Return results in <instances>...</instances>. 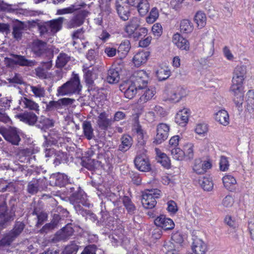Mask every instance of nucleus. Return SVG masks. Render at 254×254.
Here are the masks:
<instances>
[{
	"label": "nucleus",
	"mask_w": 254,
	"mask_h": 254,
	"mask_svg": "<svg viewBox=\"0 0 254 254\" xmlns=\"http://www.w3.org/2000/svg\"><path fill=\"white\" fill-rule=\"evenodd\" d=\"M167 209L168 211L172 214H175L178 209L176 203L173 200L168 201Z\"/></svg>",
	"instance_id": "62"
},
{
	"label": "nucleus",
	"mask_w": 254,
	"mask_h": 254,
	"mask_svg": "<svg viewBox=\"0 0 254 254\" xmlns=\"http://www.w3.org/2000/svg\"><path fill=\"white\" fill-rule=\"evenodd\" d=\"M194 130L197 134L204 136L208 131V127L205 124H198L196 125Z\"/></svg>",
	"instance_id": "58"
},
{
	"label": "nucleus",
	"mask_w": 254,
	"mask_h": 254,
	"mask_svg": "<svg viewBox=\"0 0 254 254\" xmlns=\"http://www.w3.org/2000/svg\"><path fill=\"white\" fill-rule=\"evenodd\" d=\"M84 31L83 30V28L79 29L76 31H75L72 35V37L73 40H74L73 45H74L75 44V40L80 39H84Z\"/></svg>",
	"instance_id": "63"
},
{
	"label": "nucleus",
	"mask_w": 254,
	"mask_h": 254,
	"mask_svg": "<svg viewBox=\"0 0 254 254\" xmlns=\"http://www.w3.org/2000/svg\"><path fill=\"white\" fill-rule=\"evenodd\" d=\"M170 126L166 124L160 123L156 127V134L154 137L153 143L160 144L164 141L168 137Z\"/></svg>",
	"instance_id": "11"
},
{
	"label": "nucleus",
	"mask_w": 254,
	"mask_h": 254,
	"mask_svg": "<svg viewBox=\"0 0 254 254\" xmlns=\"http://www.w3.org/2000/svg\"><path fill=\"white\" fill-rule=\"evenodd\" d=\"M154 224L157 227L166 231L172 230L175 227V223L172 219L163 214L160 215L154 219Z\"/></svg>",
	"instance_id": "13"
},
{
	"label": "nucleus",
	"mask_w": 254,
	"mask_h": 254,
	"mask_svg": "<svg viewBox=\"0 0 254 254\" xmlns=\"http://www.w3.org/2000/svg\"><path fill=\"white\" fill-rule=\"evenodd\" d=\"M132 144V139L128 135H124L121 138V144L119 145V149L122 152L128 150Z\"/></svg>",
	"instance_id": "39"
},
{
	"label": "nucleus",
	"mask_w": 254,
	"mask_h": 254,
	"mask_svg": "<svg viewBox=\"0 0 254 254\" xmlns=\"http://www.w3.org/2000/svg\"><path fill=\"white\" fill-rule=\"evenodd\" d=\"M12 11L16 14L24 16H36L41 13L40 11L34 10L29 8H17L13 9Z\"/></svg>",
	"instance_id": "38"
},
{
	"label": "nucleus",
	"mask_w": 254,
	"mask_h": 254,
	"mask_svg": "<svg viewBox=\"0 0 254 254\" xmlns=\"http://www.w3.org/2000/svg\"><path fill=\"white\" fill-rule=\"evenodd\" d=\"M152 31L155 36H161L163 32V28L161 24L159 23L154 24L152 27Z\"/></svg>",
	"instance_id": "64"
},
{
	"label": "nucleus",
	"mask_w": 254,
	"mask_h": 254,
	"mask_svg": "<svg viewBox=\"0 0 254 254\" xmlns=\"http://www.w3.org/2000/svg\"><path fill=\"white\" fill-rule=\"evenodd\" d=\"M20 104L24 108L33 110L36 113L39 114L40 109L38 104L34 101L27 98H23L20 101Z\"/></svg>",
	"instance_id": "32"
},
{
	"label": "nucleus",
	"mask_w": 254,
	"mask_h": 254,
	"mask_svg": "<svg viewBox=\"0 0 254 254\" xmlns=\"http://www.w3.org/2000/svg\"><path fill=\"white\" fill-rule=\"evenodd\" d=\"M202 162L200 160L195 161L194 165L193 168V171L198 174H202L204 173V170L203 168Z\"/></svg>",
	"instance_id": "61"
},
{
	"label": "nucleus",
	"mask_w": 254,
	"mask_h": 254,
	"mask_svg": "<svg viewBox=\"0 0 254 254\" xmlns=\"http://www.w3.org/2000/svg\"><path fill=\"white\" fill-rule=\"evenodd\" d=\"M50 183L52 185L64 186L69 183L67 176L64 174L57 173L53 174L50 177Z\"/></svg>",
	"instance_id": "24"
},
{
	"label": "nucleus",
	"mask_w": 254,
	"mask_h": 254,
	"mask_svg": "<svg viewBox=\"0 0 254 254\" xmlns=\"http://www.w3.org/2000/svg\"><path fill=\"white\" fill-rule=\"evenodd\" d=\"M247 67L244 65H237L233 71L232 81L244 82L246 77Z\"/></svg>",
	"instance_id": "21"
},
{
	"label": "nucleus",
	"mask_w": 254,
	"mask_h": 254,
	"mask_svg": "<svg viewBox=\"0 0 254 254\" xmlns=\"http://www.w3.org/2000/svg\"><path fill=\"white\" fill-rule=\"evenodd\" d=\"M120 80L119 72L114 68L108 70L107 80L109 83L114 84L118 82Z\"/></svg>",
	"instance_id": "45"
},
{
	"label": "nucleus",
	"mask_w": 254,
	"mask_h": 254,
	"mask_svg": "<svg viewBox=\"0 0 254 254\" xmlns=\"http://www.w3.org/2000/svg\"><path fill=\"white\" fill-rule=\"evenodd\" d=\"M194 21L199 28L204 27L206 23V16L205 14L201 11H197L194 15Z\"/></svg>",
	"instance_id": "41"
},
{
	"label": "nucleus",
	"mask_w": 254,
	"mask_h": 254,
	"mask_svg": "<svg viewBox=\"0 0 254 254\" xmlns=\"http://www.w3.org/2000/svg\"><path fill=\"white\" fill-rule=\"evenodd\" d=\"M73 233V230L71 226L67 224L56 233L55 239L57 241L64 240L71 236Z\"/></svg>",
	"instance_id": "27"
},
{
	"label": "nucleus",
	"mask_w": 254,
	"mask_h": 254,
	"mask_svg": "<svg viewBox=\"0 0 254 254\" xmlns=\"http://www.w3.org/2000/svg\"><path fill=\"white\" fill-rule=\"evenodd\" d=\"M30 89L35 97L37 98L44 97L45 95V90L40 85L36 86L30 85Z\"/></svg>",
	"instance_id": "47"
},
{
	"label": "nucleus",
	"mask_w": 254,
	"mask_h": 254,
	"mask_svg": "<svg viewBox=\"0 0 254 254\" xmlns=\"http://www.w3.org/2000/svg\"><path fill=\"white\" fill-rule=\"evenodd\" d=\"M148 79V73L145 70H138L133 73L131 80L141 90L147 85Z\"/></svg>",
	"instance_id": "8"
},
{
	"label": "nucleus",
	"mask_w": 254,
	"mask_h": 254,
	"mask_svg": "<svg viewBox=\"0 0 254 254\" xmlns=\"http://www.w3.org/2000/svg\"><path fill=\"white\" fill-rule=\"evenodd\" d=\"M6 205L3 202L0 205V227H2L6 222L11 219V217L6 213Z\"/></svg>",
	"instance_id": "44"
},
{
	"label": "nucleus",
	"mask_w": 254,
	"mask_h": 254,
	"mask_svg": "<svg viewBox=\"0 0 254 254\" xmlns=\"http://www.w3.org/2000/svg\"><path fill=\"white\" fill-rule=\"evenodd\" d=\"M86 6V4L83 2H76L70 6L62 9H58L57 14L59 15L71 13L75 11L80 10L82 7Z\"/></svg>",
	"instance_id": "30"
},
{
	"label": "nucleus",
	"mask_w": 254,
	"mask_h": 254,
	"mask_svg": "<svg viewBox=\"0 0 254 254\" xmlns=\"http://www.w3.org/2000/svg\"><path fill=\"white\" fill-rule=\"evenodd\" d=\"M173 158L176 160H182L185 158V154L183 150L179 147L172 148L169 149Z\"/></svg>",
	"instance_id": "51"
},
{
	"label": "nucleus",
	"mask_w": 254,
	"mask_h": 254,
	"mask_svg": "<svg viewBox=\"0 0 254 254\" xmlns=\"http://www.w3.org/2000/svg\"><path fill=\"white\" fill-rule=\"evenodd\" d=\"M161 191L158 189L146 190L142 193L141 203L146 209H152L156 204V199L160 197Z\"/></svg>",
	"instance_id": "5"
},
{
	"label": "nucleus",
	"mask_w": 254,
	"mask_h": 254,
	"mask_svg": "<svg viewBox=\"0 0 254 254\" xmlns=\"http://www.w3.org/2000/svg\"><path fill=\"white\" fill-rule=\"evenodd\" d=\"M193 27L192 23L189 19H184L180 21V31L183 33H190L192 32Z\"/></svg>",
	"instance_id": "40"
},
{
	"label": "nucleus",
	"mask_w": 254,
	"mask_h": 254,
	"mask_svg": "<svg viewBox=\"0 0 254 254\" xmlns=\"http://www.w3.org/2000/svg\"><path fill=\"white\" fill-rule=\"evenodd\" d=\"M113 121L111 119L108 118V116L105 112H102L99 114L96 119L97 126L102 130H106L112 125Z\"/></svg>",
	"instance_id": "22"
},
{
	"label": "nucleus",
	"mask_w": 254,
	"mask_h": 254,
	"mask_svg": "<svg viewBox=\"0 0 254 254\" xmlns=\"http://www.w3.org/2000/svg\"><path fill=\"white\" fill-rule=\"evenodd\" d=\"M24 224L21 222H17L13 229L6 234L1 240L0 244L3 245H9L14 239L21 234L24 228Z\"/></svg>",
	"instance_id": "6"
},
{
	"label": "nucleus",
	"mask_w": 254,
	"mask_h": 254,
	"mask_svg": "<svg viewBox=\"0 0 254 254\" xmlns=\"http://www.w3.org/2000/svg\"><path fill=\"white\" fill-rule=\"evenodd\" d=\"M46 49V43L40 40L33 42L32 47V52L36 56H40L44 53Z\"/></svg>",
	"instance_id": "37"
},
{
	"label": "nucleus",
	"mask_w": 254,
	"mask_h": 254,
	"mask_svg": "<svg viewBox=\"0 0 254 254\" xmlns=\"http://www.w3.org/2000/svg\"><path fill=\"white\" fill-rule=\"evenodd\" d=\"M148 115L152 117V119L154 120L157 116L160 117H165L166 115V112L161 107L159 106H156L153 109V111H150L148 113Z\"/></svg>",
	"instance_id": "48"
},
{
	"label": "nucleus",
	"mask_w": 254,
	"mask_h": 254,
	"mask_svg": "<svg viewBox=\"0 0 254 254\" xmlns=\"http://www.w3.org/2000/svg\"><path fill=\"white\" fill-rule=\"evenodd\" d=\"M82 86L78 74H75L70 79L59 87L58 89V95H70L75 93H79Z\"/></svg>",
	"instance_id": "1"
},
{
	"label": "nucleus",
	"mask_w": 254,
	"mask_h": 254,
	"mask_svg": "<svg viewBox=\"0 0 254 254\" xmlns=\"http://www.w3.org/2000/svg\"><path fill=\"white\" fill-rule=\"evenodd\" d=\"M88 11L86 10H81L79 12L73 16L68 21L67 27L68 28H73L81 25L83 22L84 18L87 15Z\"/></svg>",
	"instance_id": "15"
},
{
	"label": "nucleus",
	"mask_w": 254,
	"mask_h": 254,
	"mask_svg": "<svg viewBox=\"0 0 254 254\" xmlns=\"http://www.w3.org/2000/svg\"><path fill=\"white\" fill-rule=\"evenodd\" d=\"M173 43L181 50L189 51L190 49L189 41L180 34L177 33L174 34L172 38Z\"/></svg>",
	"instance_id": "17"
},
{
	"label": "nucleus",
	"mask_w": 254,
	"mask_h": 254,
	"mask_svg": "<svg viewBox=\"0 0 254 254\" xmlns=\"http://www.w3.org/2000/svg\"><path fill=\"white\" fill-rule=\"evenodd\" d=\"M51 61L43 62L40 66L35 69L36 76L41 79H47L51 77V73L48 71L52 67Z\"/></svg>",
	"instance_id": "14"
},
{
	"label": "nucleus",
	"mask_w": 254,
	"mask_h": 254,
	"mask_svg": "<svg viewBox=\"0 0 254 254\" xmlns=\"http://www.w3.org/2000/svg\"><path fill=\"white\" fill-rule=\"evenodd\" d=\"M38 123V127L45 129L54 127L55 121L49 118L42 116L40 118Z\"/></svg>",
	"instance_id": "43"
},
{
	"label": "nucleus",
	"mask_w": 254,
	"mask_h": 254,
	"mask_svg": "<svg viewBox=\"0 0 254 254\" xmlns=\"http://www.w3.org/2000/svg\"><path fill=\"white\" fill-rule=\"evenodd\" d=\"M199 183L204 190L210 191L213 189V182L207 178H203L202 180L199 181Z\"/></svg>",
	"instance_id": "55"
},
{
	"label": "nucleus",
	"mask_w": 254,
	"mask_h": 254,
	"mask_svg": "<svg viewBox=\"0 0 254 254\" xmlns=\"http://www.w3.org/2000/svg\"><path fill=\"white\" fill-rule=\"evenodd\" d=\"M188 94V91L187 89L181 86H168L164 91V95L166 100L173 103L179 102Z\"/></svg>",
	"instance_id": "2"
},
{
	"label": "nucleus",
	"mask_w": 254,
	"mask_h": 254,
	"mask_svg": "<svg viewBox=\"0 0 254 254\" xmlns=\"http://www.w3.org/2000/svg\"><path fill=\"white\" fill-rule=\"evenodd\" d=\"M78 249V245L74 242H72L65 247L63 254H76Z\"/></svg>",
	"instance_id": "54"
},
{
	"label": "nucleus",
	"mask_w": 254,
	"mask_h": 254,
	"mask_svg": "<svg viewBox=\"0 0 254 254\" xmlns=\"http://www.w3.org/2000/svg\"><path fill=\"white\" fill-rule=\"evenodd\" d=\"M123 203L128 212L130 214H133L135 210V207L132 203L129 198L127 196H125L123 198Z\"/></svg>",
	"instance_id": "57"
},
{
	"label": "nucleus",
	"mask_w": 254,
	"mask_h": 254,
	"mask_svg": "<svg viewBox=\"0 0 254 254\" xmlns=\"http://www.w3.org/2000/svg\"><path fill=\"white\" fill-rule=\"evenodd\" d=\"M123 1L124 0H116V7L120 17L123 20L126 21L128 19L130 12L129 7Z\"/></svg>",
	"instance_id": "16"
},
{
	"label": "nucleus",
	"mask_w": 254,
	"mask_h": 254,
	"mask_svg": "<svg viewBox=\"0 0 254 254\" xmlns=\"http://www.w3.org/2000/svg\"><path fill=\"white\" fill-rule=\"evenodd\" d=\"M82 128L84 136L88 140L94 137V129L89 121H84L82 124Z\"/></svg>",
	"instance_id": "35"
},
{
	"label": "nucleus",
	"mask_w": 254,
	"mask_h": 254,
	"mask_svg": "<svg viewBox=\"0 0 254 254\" xmlns=\"http://www.w3.org/2000/svg\"><path fill=\"white\" fill-rule=\"evenodd\" d=\"M215 121L220 124L226 126L230 122L228 112L224 109H221L214 114Z\"/></svg>",
	"instance_id": "29"
},
{
	"label": "nucleus",
	"mask_w": 254,
	"mask_h": 254,
	"mask_svg": "<svg viewBox=\"0 0 254 254\" xmlns=\"http://www.w3.org/2000/svg\"><path fill=\"white\" fill-rule=\"evenodd\" d=\"M82 166L89 170L97 169L101 166V162L91 158H86L82 161Z\"/></svg>",
	"instance_id": "36"
},
{
	"label": "nucleus",
	"mask_w": 254,
	"mask_h": 254,
	"mask_svg": "<svg viewBox=\"0 0 254 254\" xmlns=\"http://www.w3.org/2000/svg\"><path fill=\"white\" fill-rule=\"evenodd\" d=\"M150 53L148 51H140L134 56L132 61L135 66H139L145 64L149 59Z\"/></svg>",
	"instance_id": "23"
},
{
	"label": "nucleus",
	"mask_w": 254,
	"mask_h": 254,
	"mask_svg": "<svg viewBox=\"0 0 254 254\" xmlns=\"http://www.w3.org/2000/svg\"><path fill=\"white\" fill-rule=\"evenodd\" d=\"M156 93V90L154 87H148L147 85L142 88L138 92L140 95L138 100V104H143L151 100Z\"/></svg>",
	"instance_id": "19"
},
{
	"label": "nucleus",
	"mask_w": 254,
	"mask_h": 254,
	"mask_svg": "<svg viewBox=\"0 0 254 254\" xmlns=\"http://www.w3.org/2000/svg\"><path fill=\"white\" fill-rule=\"evenodd\" d=\"M130 49V44L128 40H125L122 42L118 48V51L121 53L123 57H125Z\"/></svg>",
	"instance_id": "53"
},
{
	"label": "nucleus",
	"mask_w": 254,
	"mask_h": 254,
	"mask_svg": "<svg viewBox=\"0 0 254 254\" xmlns=\"http://www.w3.org/2000/svg\"><path fill=\"white\" fill-rule=\"evenodd\" d=\"M0 133L4 139L13 145H18L20 140L18 129L10 127L7 129L0 127Z\"/></svg>",
	"instance_id": "7"
},
{
	"label": "nucleus",
	"mask_w": 254,
	"mask_h": 254,
	"mask_svg": "<svg viewBox=\"0 0 254 254\" xmlns=\"http://www.w3.org/2000/svg\"><path fill=\"white\" fill-rule=\"evenodd\" d=\"M134 7H136L139 15L141 16L145 15L149 11L150 4L148 1L145 0H141L139 3L137 4Z\"/></svg>",
	"instance_id": "42"
},
{
	"label": "nucleus",
	"mask_w": 254,
	"mask_h": 254,
	"mask_svg": "<svg viewBox=\"0 0 254 254\" xmlns=\"http://www.w3.org/2000/svg\"><path fill=\"white\" fill-rule=\"evenodd\" d=\"M157 157V161L160 163L164 167L169 168L171 163L170 160L167 155L162 153L158 148L155 149Z\"/></svg>",
	"instance_id": "34"
},
{
	"label": "nucleus",
	"mask_w": 254,
	"mask_h": 254,
	"mask_svg": "<svg viewBox=\"0 0 254 254\" xmlns=\"http://www.w3.org/2000/svg\"><path fill=\"white\" fill-rule=\"evenodd\" d=\"M171 75V71L168 68H161L156 71V75L159 80L167 79Z\"/></svg>",
	"instance_id": "52"
},
{
	"label": "nucleus",
	"mask_w": 254,
	"mask_h": 254,
	"mask_svg": "<svg viewBox=\"0 0 254 254\" xmlns=\"http://www.w3.org/2000/svg\"><path fill=\"white\" fill-rule=\"evenodd\" d=\"M191 249L195 254H205L207 251V246L202 239L196 237L193 239Z\"/></svg>",
	"instance_id": "20"
},
{
	"label": "nucleus",
	"mask_w": 254,
	"mask_h": 254,
	"mask_svg": "<svg viewBox=\"0 0 254 254\" xmlns=\"http://www.w3.org/2000/svg\"><path fill=\"white\" fill-rule=\"evenodd\" d=\"M223 184L224 187L230 191L235 189L237 184L236 178L230 174L225 175L222 178Z\"/></svg>",
	"instance_id": "31"
},
{
	"label": "nucleus",
	"mask_w": 254,
	"mask_h": 254,
	"mask_svg": "<svg viewBox=\"0 0 254 254\" xmlns=\"http://www.w3.org/2000/svg\"><path fill=\"white\" fill-rule=\"evenodd\" d=\"M44 184V179H33L28 184L27 188L28 191L30 193L35 194L37 193L38 190L44 189V186H43Z\"/></svg>",
	"instance_id": "28"
},
{
	"label": "nucleus",
	"mask_w": 254,
	"mask_h": 254,
	"mask_svg": "<svg viewBox=\"0 0 254 254\" xmlns=\"http://www.w3.org/2000/svg\"><path fill=\"white\" fill-rule=\"evenodd\" d=\"M70 59V57L67 54L64 53H60L57 57L56 66L58 68L63 67L69 62Z\"/></svg>",
	"instance_id": "46"
},
{
	"label": "nucleus",
	"mask_w": 254,
	"mask_h": 254,
	"mask_svg": "<svg viewBox=\"0 0 254 254\" xmlns=\"http://www.w3.org/2000/svg\"><path fill=\"white\" fill-rule=\"evenodd\" d=\"M15 117L25 124L34 125L37 121V116L35 114L30 112H25L22 114L15 115Z\"/></svg>",
	"instance_id": "25"
},
{
	"label": "nucleus",
	"mask_w": 254,
	"mask_h": 254,
	"mask_svg": "<svg viewBox=\"0 0 254 254\" xmlns=\"http://www.w3.org/2000/svg\"><path fill=\"white\" fill-rule=\"evenodd\" d=\"M98 68L96 66H91L86 63L82 66L83 77L86 83L88 85H92L95 79L97 78Z\"/></svg>",
	"instance_id": "9"
},
{
	"label": "nucleus",
	"mask_w": 254,
	"mask_h": 254,
	"mask_svg": "<svg viewBox=\"0 0 254 254\" xmlns=\"http://www.w3.org/2000/svg\"><path fill=\"white\" fill-rule=\"evenodd\" d=\"M23 27L21 24L15 25L13 28L12 34L14 38L17 40L21 39Z\"/></svg>",
	"instance_id": "60"
},
{
	"label": "nucleus",
	"mask_w": 254,
	"mask_h": 254,
	"mask_svg": "<svg viewBox=\"0 0 254 254\" xmlns=\"http://www.w3.org/2000/svg\"><path fill=\"white\" fill-rule=\"evenodd\" d=\"M193 147L194 145L192 143H186L183 146V152L185 154V157L188 159H192L193 157Z\"/></svg>",
	"instance_id": "49"
},
{
	"label": "nucleus",
	"mask_w": 254,
	"mask_h": 254,
	"mask_svg": "<svg viewBox=\"0 0 254 254\" xmlns=\"http://www.w3.org/2000/svg\"><path fill=\"white\" fill-rule=\"evenodd\" d=\"M64 18L60 17L46 22L39 26V30L41 35L48 34L53 35L61 30Z\"/></svg>",
	"instance_id": "3"
},
{
	"label": "nucleus",
	"mask_w": 254,
	"mask_h": 254,
	"mask_svg": "<svg viewBox=\"0 0 254 254\" xmlns=\"http://www.w3.org/2000/svg\"><path fill=\"white\" fill-rule=\"evenodd\" d=\"M134 162L136 168L140 171L147 172L150 169L148 159L144 154L137 155Z\"/></svg>",
	"instance_id": "18"
},
{
	"label": "nucleus",
	"mask_w": 254,
	"mask_h": 254,
	"mask_svg": "<svg viewBox=\"0 0 254 254\" xmlns=\"http://www.w3.org/2000/svg\"><path fill=\"white\" fill-rule=\"evenodd\" d=\"M247 109L249 110L254 109V90H249L247 93Z\"/></svg>",
	"instance_id": "56"
},
{
	"label": "nucleus",
	"mask_w": 254,
	"mask_h": 254,
	"mask_svg": "<svg viewBox=\"0 0 254 254\" xmlns=\"http://www.w3.org/2000/svg\"><path fill=\"white\" fill-rule=\"evenodd\" d=\"M13 58L15 59V64L20 66H32L35 65L36 62L35 61L29 60L24 56L12 54Z\"/></svg>",
	"instance_id": "33"
},
{
	"label": "nucleus",
	"mask_w": 254,
	"mask_h": 254,
	"mask_svg": "<svg viewBox=\"0 0 254 254\" xmlns=\"http://www.w3.org/2000/svg\"><path fill=\"white\" fill-rule=\"evenodd\" d=\"M159 13L157 7H154L151 9L149 15L146 18V21L147 23L152 24L159 17Z\"/></svg>",
	"instance_id": "50"
},
{
	"label": "nucleus",
	"mask_w": 254,
	"mask_h": 254,
	"mask_svg": "<svg viewBox=\"0 0 254 254\" xmlns=\"http://www.w3.org/2000/svg\"><path fill=\"white\" fill-rule=\"evenodd\" d=\"M140 24L139 18L136 17L132 18L125 27L124 30L127 35L129 37H132L135 39H138L139 35L135 31L139 28Z\"/></svg>",
	"instance_id": "12"
},
{
	"label": "nucleus",
	"mask_w": 254,
	"mask_h": 254,
	"mask_svg": "<svg viewBox=\"0 0 254 254\" xmlns=\"http://www.w3.org/2000/svg\"><path fill=\"white\" fill-rule=\"evenodd\" d=\"M244 82L232 81L229 91L233 95V101L236 106L240 108L242 107L245 93Z\"/></svg>",
	"instance_id": "4"
},
{
	"label": "nucleus",
	"mask_w": 254,
	"mask_h": 254,
	"mask_svg": "<svg viewBox=\"0 0 254 254\" xmlns=\"http://www.w3.org/2000/svg\"><path fill=\"white\" fill-rule=\"evenodd\" d=\"M120 89L128 99L133 98L140 90L131 80L121 84Z\"/></svg>",
	"instance_id": "10"
},
{
	"label": "nucleus",
	"mask_w": 254,
	"mask_h": 254,
	"mask_svg": "<svg viewBox=\"0 0 254 254\" xmlns=\"http://www.w3.org/2000/svg\"><path fill=\"white\" fill-rule=\"evenodd\" d=\"M190 112L189 109L184 108L180 111L176 115V122L180 126H185L188 122Z\"/></svg>",
	"instance_id": "26"
},
{
	"label": "nucleus",
	"mask_w": 254,
	"mask_h": 254,
	"mask_svg": "<svg viewBox=\"0 0 254 254\" xmlns=\"http://www.w3.org/2000/svg\"><path fill=\"white\" fill-rule=\"evenodd\" d=\"M229 162L227 157L222 156L219 161L220 170L222 171H227L229 167Z\"/></svg>",
	"instance_id": "59"
}]
</instances>
